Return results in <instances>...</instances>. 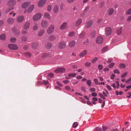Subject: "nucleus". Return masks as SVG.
<instances>
[{
    "label": "nucleus",
    "instance_id": "5",
    "mask_svg": "<svg viewBox=\"0 0 131 131\" xmlns=\"http://www.w3.org/2000/svg\"><path fill=\"white\" fill-rule=\"evenodd\" d=\"M8 48L11 50H15L17 49V46L13 44H10L8 45Z\"/></svg>",
    "mask_w": 131,
    "mask_h": 131
},
{
    "label": "nucleus",
    "instance_id": "63",
    "mask_svg": "<svg viewBox=\"0 0 131 131\" xmlns=\"http://www.w3.org/2000/svg\"><path fill=\"white\" fill-rule=\"evenodd\" d=\"M131 20V15L128 16L127 19V21H130Z\"/></svg>",
    "mask_w": 131,
    "mask_h": 131
},
{
    "label": "nucleus",
    "instance_id": "48",
    "mask_svg": "<svg viewBox=\"0 0 131 131\" xmlns=\"http://www.w3.org/2000/svg\"><path fill=\"white\" fill-rule=\"evenodd\" d=\"M16 40V38H12L10 39L11 42H15Z\"/></svg>",
    "mask_w": 131,
    "mask_h": 131
},
{
    "label": "nucleus",
    "instance_id": "31",
    "mask_svg": "<svg viewBox=\"0 0 131 131\" xmlns=\"http://www.w3.org/2000/svg\"><path fill=\"white\" fill-rule=\"evenodd\" d=\"M96 34V32L95 31H92L91 33V36L92 38H94Z\"/></svg>",
    "mask_w": 131,
    "mask_h": 131
},
{
    "label": "nucleus",
    "instance_id": "12",
    "mask_svg": "<svg viewBox=\"0 0 131 131\" xmlns=\"http://www.w3.org/2000/svg\"><path fill=\"white\" fill-rule=\"evenodd\" d=\"M24 19V17L23 16H20L18 17L17 19V20L18 22L21 23L23 21Z\"/></svg>",
    "mask_w": 131,
    "mask_h": 131
},
{
    "label": "nucleus",
    "instance_id": "7",
    "mask_svg": "<svg viewBox=\"0 0 131 131\" xmlns=\"http://www.w3.org/2000/svg\"><path fill=\"white\" fill-rule=\"evenodd\" d=\"M46 0H40L38 2V4L39 7L43 6L46 2Z\"/></svg>",
    "mask_w": 131,
    "mask_h": 131
},
{
    "label": "nucleus",
    "instance_id": "9",
    "mask_svg": "<svg viewBox=\"0 0 131 131\" xmlns=\"http://www.w3.org/2000/svg\"><path fill=\"white\" fill-rule=\"evenodd\" d=\"M40 56L42 57H50L52 56V55L50 53H44L40 54Z\"/></svg>",
    "mask_w": 131,
    "mask_h": 131
},
{
    "label": "nucleus",
    "instance_id": "13",
    "mask_svg": "<svg viewBox=\"0 0 131 131\" xmlns=\"http://www.w3.org/2000/svg\"><path fill=\"white\" fill-rule=\"evenodd\" d=\"M30 26V24L29 22H26L23 26L24 29L25 30H27L29 28Z\"/></svg>",
    "mask_w": 131,
    "mask_h": 131
},
{
    "label": "nucleus",
    "instance_id": "21",
    "mask_svg": "<svg viewBox=\"0 0 131 131\" xmlns=\"http://www.w3.org/2000/svg\"><path fill=\"white\" fill-rule=\"evenodd\" d=\"M38 46V44L36 42H34L32 43L31 45V46L32 48L34 49H36Z\"/></svg>",
    "mask_w": 131,
    "mask_h": 131
},
{
    "label": "nucleus",
    "instance_id": "6",
    "mask_svg": "<svg viewBox=\"0 0 131 131\" xmlns=\"http://www.w3.org/2000/svg\"><path fill=\"white\" fill-rule=\"evenodd\" d=\"M93 22L92 20L87 22L85 25V27L87 28H89L93 25Z\"/></svg>",
    "mask_w": 131,
    "mask_h": 131
},
{
    "label": "nucleus",
    "instance_id": "46",
    "mask_svg": "<svg viewBox=\"0 0 131 131\" xmlns=\"http://www.w3.org/2000/svg\"><path fill=\"white\" fill-rule=\"evenodd\" d=\"M127 74V73H125L124 74H122L121 76V78H124L126 77Z\"/></svg>",
    "mask_w": 131,
    "mask_h": 131
},
{
    "label": "nucleus",
    "instance_id": "59",
    "mask_svg": "<svg viewBox=\"0 0 131 131\" xmlns=\"http://www.w3.org/2000/svg\"><path fill=\"white\" fill-rule=\"evenodd\" d=\"M115 74H112L111 76V79L112 80L114 79V77H115Z\"/></svg>",
    "mask_w": 131,
    "mask_h": 131
},
{
    "label": "nucleus",
    "instance_id": "51",
    "mask_svg": "<svg viewBox=\"0 0 131 131\" xmlns=\"http://www.w3.org/2000/svg\"><path fill=\"white\" fill-rule=\"evenodd\" d=\"M27 33V31L25 30H23L21 31V34L23 35H26Z\"/></svg>",
    "mask_w": 131,
    "mask_h": 131
},
{
    "label": "nucleus",
    "instance_id": "38",
    "mask_svg": "<svg viewBox=\"0 0 131 131\" xmlns=\"http://www.w3.org/2000/svg\"><path fill=\"white\" fill-rule=\"evenodd\" d=\"M122 30V29L121 28L118 29L117 31V34L118 35H120L121 33Z\"/></svg>",
    "mask_w": 131,
    "mask_h": 131
},
{
    "label": "nucleus",
    "instance_id": "43",
    "mask_svg": "<svg viewBox=\"0 0 131 131\" xmlns=\"http://www.w3.org/2000/svg\"><path fill=\"white\" fill-rule=\"evenodd\" d=\"M78 125V123L77 122H74L73 125V126L74 128L76 127Z\"/></svg>",
    "mask_w": 131,
    "mask_h": 131
},
{
    "label": "nucleus",
    "instance_id": "24",
    "mask_svg": "<svg viewBox=\"0 0 131 131\" xmlns=\"http://www.w3.org/2000/svg\"><path fill=\"white\" fill-rule=\"evenodd\" d=\"M87 51L86 50H84L83 52L80 54V56L81 57H84L87 53Z\"/></svg>",
    "mask_w": 131,
    "mask_h": 131
},
{
    "label": "nucleus",
    "instance_id": "1",
    "mask_svg": "<svg viewBox=\"0 0 131 131\" xmlns=\"http://www.w3.org/2000/svg\"><path fill=\"white\" fill-rule=\"evenodd\" d=\"M41 25L43 28H46L47 27L48 25V23L47 21L45 20H43L41 21Z\"/></svg>",
    "mask_w": 131,
    "mask_h": 131
},
{
    "label": "nucleus",
    "instance_id": "55",
    "mask_svg": "<svg viewBox=\"0 0 131 131\" xmlns=\"http://www.w3.org/2000/svg\"><path fill=\"white\" fill-rule=\"evenodd\" d=\"M114 65V63H111L109 65V68H112L113 66Z\"/></svg>",
    "mask_w": 131,
    "mask_h": 131
},
{
    "label": "nucleus",
    "instance_id": "30",
    "mask_svg": "<svg viewBox=\"0 0 131 131\" xmlns=\"http://www.w3.org/2000/svg\"><path fill=\"white\" fill-rule=\"evenodd\" d=\"M27 38L24 36H23L21 38V40L23 42H25L27 41Z\"/></svg>",
    "mask_w": 131,
    "mask_h": 131
},
{
    "label": "nucleus",
    "instance_id": "53",
    "mask_svg": "<svg viewBox=\"0 0 131 131\" xmlns=\"http://www.w3.org/2000/svg\"><path fill=\"white\" fill-rule=\"evenodd\" d=\"M85 89V88L84 87H82L81 88V90L84 92H86Z\"/></svg>",
    "mask_w": 131,
    "mask_h": 131
},
{
    "label": "nucleus",
    "instance_id": "50",
    "mask_svg": "<svg viewBox=\"0 0 131 131\" xmlns=\"http://www.w3.org/2000/svg\"><path fill=\"white\" fill-rule=\"evenodd\" d=\"M51 9V5H49L47 7V10L49 12H50Z\"/></svg>",
    "mask_w": 131,
    "mask_h": 131
},
{
    "label": "nucleus",
    "instance_id": "57",
    "mask_svg": "<svg viewBox=\"0 0 131 131\" xmlns=\"http://www.w3.org/2000/svg\"><path fill=\"white\" fill-rule=\"evenodd\" d=\"M116 82L117 84L116 88L118 89L119 87V83L118 81H116Z\"/></svg>",
    "mask_w": 131,
    "mask_h": 131
},
{
    "label": "nucleus",
    "instance_id": "52",
    "mask_svg": "<svg viewBox=\"0 0 131 131\" xmlns=\"http://www.w3.org/2000/svg\"><path fill=\"white\" fill-rule=\"evenodd\" d=\"M113 72L114 73L117 74H119L120 73L119 71L117 69L114 70L113 71Z\"/></svg>",
    "mask_w": 131,
    "mask_h": 131
},
{
    "label": "nucleus",
    "instance_id": "58",
    "mask_svg": "<svg viewBox=\"0 0 131 131\" xmlns=\"http://www.w3.org/2000/svg\"><path fill=\"white\" fill-rule=\"evenodd\" d=\"M87 104L89 105H92L93 106L92 103L90 101H87Z\"/></svg>",
    "mask_w": 131,
    "mask_h": 131
},
{
    "label": "nucleus",
    "instance_id": "40",
    "mask_svg": "<svg viewBox=\"0 0 131 131\" xmlns=\"http://www.w3.org/2000/svg\"><path fill=\"white\" fill-rule=\"evenodd\" d=\"M84 36V33L82 32L79 35V38H83Z\"/></svg>",
    "mask_w": 131,
    "mask_h": 131
},
{
    "label": "nucleus",
    "instance_id": "60",
    "mask_svg": "<svg viewBox=\"0 0 131 131\" xmlns=\"http://www.w3.org/2000/svg\"><path fill=\"white\" fill-rule=\"evenodd\" d=\"M92 95L93 96H97V94L95 92H93L92 93Z\"/></svg>",
    "mask_w": 131,
    "mask_h": 131
},
{
    "label": "nucleus",
    "instance_id": "20",
    "mask_svg": "<svg viewBox=\"0 0 131 131\" xmlns=\"http://www.w3.org/2000/svg\"><path fill=\"white\" fill-rule=\"evenodd\" d=\"M81 23L82 19H79L76 22L75 26L77 27H78L81 24Z\"/></svg>",
    "mask_w": 131,
    "mask_h": 131
},
{
    "label": "nucleus",
    "instance_id": "61",
    "mask_svg": "<svg viewBox=\"0 0 131 131\" xmlns=\"http://www.w3.org/2000/svg\"><path fill=\"white\" fill-rule=\"evenodd\" d=\"M90 90L91 92H94L95 91V89L94 88H91L90 89Z\"/></svg>",
    "mask_w": 131,
    "mask_h": 131
},
{
    "label": "nucleus",
    "instance_id": "64",
    "mask_svg": "<svg viewBox=\"0 0 131 131\" xmlns=\"http://www.w3.org/2000/svg\"><path fill=\"white\" fill-rule=\"evenodd\" d=\"M102 130L101 128H97L95 131H102Z\"/></svg>",
    "mask_w": 131,
    "mask_h": 131
},
{
    "label": "nucleus",
    "instance_id": "23",
    "mask_svg": "<svg viewBox=\"0 0 131 131\" xmlns=\"http://www.w3.org/2000/svg\"><path fill=\"white\" fill-rule=\"evenodd\" d=\"M59 9V6L57 5H56L54 7L53 9V11L55 13H57L58 10Z\"/></svg>",
    "mask_w": 131,
    "mask_h": 131
},
{
    "label": "nucleus",
    "instance_id": "2",
    "mask_svg": "<svg viewBox=\"0 0 131 131\" xmlns=\"http://www.w3.org/2000/svg\"><path fill=\"white\" fill-rule=\"evenodd\" d=\"M41 14L38 13L36 14L33 17V19L34 21H36L39 20L41 17Z\"/></svg>",
    "mask_w": 131,
    "mask_h": 131
},
{
    "label": "nucleus",
    "instance_id": "22",
    "mask_svg": "<svg viewBox=\"0 0 131 131\" xmlns=\"http://www.w3.org/2000/svg\"><path fill=\"white\" fill-rule=\"evenodd\" d=\"M13 30L14 32V34L16 36H19L20 34V31L16 29H13Z\"/></svg>",
    "mask_w": 131,
    "mask_h": 131
},
{
    "label": "nucleus",
    "instance_id": "18",
    "mask_svg": "<svg viewBox=\"0 0 131 131\" xmlns=\"http://www.w3.org/2000/svg\"><path fill=\"white\" fill-rule=\"evenodd\" d=\"M114 12V10L112 8H111L108 9L107 13L108 15H112Z\"/></svg>",
    "mask_w": 131,
    "mask_h": 131
},
{
    "label": "nucleus",
    "instance_id": "17",
    "mask_svg": "<svg viewBox=\"0 0 131 131\" xmlns=\"http://www.w3.org/2000/svg\"><path fill=\"white\" fill-rule=\"evenodd\" d=\"M112 31V29L110 27L107 28L106 30V34L107 35H110Z\"/></svg>",
    "mask_w": 131,
    "mask_h": 131
},
{
    "label": "nucleus",
    "instance_id": "15",
    "mask_svg": "<svg viewBox=\"0 0 131 131\" xmlns=\"http://www.w3.org/2000/svg\"><path fill=\"white\" fill-rule=\"evenodd\" d=\"M35 7V6L34 5H32L30 6L28 8L27 12L30 13L33 10Z\"/></svg>",
    "mask_w": 131,
    "mask_h": 131
},
{
    "label": "nucleus",
    "instance_id": "33",
    "mask_svg": "<svg viewBox=\"0 0 131 131\" xmlns=\"http://www.w3.org/2000/svg\"><path fill=\"white\" fill-rule=\"evenodd\" d=\"M119 67L120 68H125L126 67V66L124 64L121 63L119 64Z\"/></svg>",
    "mask_w": 131,
    "mask_h": 131
},
{
    "label": "nucleus",
    "instance_id": "54",
    "mask_svg": "<svg viewBox=\"0 0 131 131\" xmlns=\"http://www.w3.org/2000/svg\"><path fill=\"white\" fill-rule=\"evenodd\" d=\"M65 89L68 91H70V87L69 86H65Z\"/></svg>",
    "mask_w": 131,
    "mask_h": 131
},
{
    "label": "nucleus",
    "instance_id": "42",
    "mask_svg": "<svg viewBox=\"0 0 131 131\" xmlns=\"http://www.w3.org/2000/svg\"><path fill=\"white\" fill-rule=\"evenodd\" d=\"M43 84L45 85H47L48 83V82L47 80H44L42 82Z\"/></svg>",
    "mask_w": 131,
    "mask_h": 131
},
{
    "label": "nucleus",
    "instance_id": "41",
    "mask_svg": "<svg viewBox=\"0 0 131 131\" xmlns=\"http://www.w3.org/2000/svg\"><path fill=\"white\" fill-rule=\"evenodd\" d=\"M98 68L99 70H102L103 68V65L102 64H99L98 66Z\"/></svg>",
    "mask_w": 131,
    "mask_h": 131
},
{
    "label": "nucleus",
    "instance_id": "19",
    "mask_svg": "<svg viewBox=\"0 0 131 131\" xmlns=\"http://www.w3.org/2000/svg\"><path fill=\"white\" fill-rule=\"evenodd\" d=\"M44 17L46 19H50L51 18V17L50 15L48 13H45L44 15Z\"/></svg>",
    "mask_w": 131,
    "mask_h": 131
},
{
    "label": "nucleus",
    "instance_id": "49",
    "mask_svg": "<svg viewBox=\"0 0 131 131\" xmlns=\"http://www.w3.org/2000/svg\"><path fill=\"white\" fill-rule=\"evenodd\" d=\"M91 63L87 62L85 63V65L87 67H89L91 66Z\"/></svg>",
    "mask_w": 131,
    "mask_h": 131
},
{
    "label": "nucleus",
    "instance_id": "4",
    "mask_svg": "<svg viewBox=\"0 0 131 131\" xmlns=\"http://www.w3.org/2000/svg\"><path fill=\"white\" fill-rule=\"evenodd\" d=\"M103 40V38L102 37L99 36L96 39V43L98 44L102 43Z\"/></svg>",
    "mask_w": 131,
    "mask_h": 131
},
{
    "label": "nucleus",
    "instance_id": "36",
    "mask_svg": "<svg viewBox=\"0 0 131 131\" xmlns=\"http://www.w3.org/2000/svg\"><path fill=\"white\" fill-rule=\"evenodd\" d=\"M38 28V25L36 24L33 27V29L34 30H37Z\"/></svg>",
    "mask_w": 131,
    "mask_h": 131
},
{
    "label": "nucleus",
    "instance_id": "45",
    "mask_svg": "<svg viewBox=\"0 0 131 131\" xmlns=\"http://www.w3.org/2000/svg\"><path fill=\"white\" fill-rule=\"evenodd\" d=\"M14 9V7H12L10 8H9L8 9V10H6L5 11V13H7L9 12L10 10H13Z\"/></svg>",
    "mask_w": 131,
    "mask_h": 131
},
{
    "label": "nucleus",
    "instance_id": "16",
    "mask_svg": "<svg viewBox=\"0 0 131 131\" xmlns=\"http://www.w3.org/2000/svg\"><path fill=\"white\" fill-rule=\"evenodd\" d=\"M16 4V2L14 0H10L7 3L8 5L10 6H13Z\"/></svg>",
    "mask_w": 131,
    "mask_h": 131
},
{
    "label": "nucleus",
    "instance_id": "44",
    "mask_svg": "<svg viewBox=\"0 0 131 131\" xmlns=\"http://www.w3.org/2000/svg\"><path fill=\"white\" fill-rule=\"evenodd\" d=\"M87 84L89 86H90L91 85V81L90 80H88L87 81Z\"/></svg>",
    "mask_w": 131,
    "mask_h": 131
},
{
    "label": "nucleus",
    "instance_id": "14",
    "mask_svg": "<svg viewBox=\"0 0 131 131\" xmlns=\"http://www.w3.org/2000/svg\"><path fill=\"white\" fill-rule=\"evenodd\" d=\"M67 23L66 22L63 23L60 26V29L61 30H63L66 29L67 28Z\"/></svg>",
    "mask_w": 131,
    "mask_h": 131
},
{
    "label": "nucleus",
    "instance_id": "26",
    "mask_svg": "<svg viewBox=\"0 0 131 131\" xmlns=\"http://www.w3.org/2000/svg\"><path fill=\"white\" fill-rule=\"evenodd\" d=\"M45 32V30L43 29L41 30L38 33V35L39 36H40L42 35Z\"/></svg>",
    "mask_w": 131,
    "mask_h": 131
},
{
    "label": "nucleus",
    "instance_id": "32",
    "mask_svg": "<svg viewBox=\"0 0 131 131\" xmlns=\"http://www.w3.org/2000/svg\"><path fill=\"white\" fill-rule=\"evenodd\" d=\"M49 39L50 41H51L55 39V37L53 35H51L49 37Z\"/></svg>",
    "mask_w": 131,
    "mask_h": 131
},
{
    "label": "nucleus",
    "instance_id": "27",
    "mask_svg": "<svg viewBox=\"0 0 131 131\" xmlns=\"http://www.w3.org/2000/svg\"><path fill=\"white\" fill-rule=\"evenodd\" d=\"M75 44V42L74 41H71L69 43V46L70 47H72L74 46Z\"/></svg>",
    "mask_w": 131,
    "mask_h": 131
},
{
    "label": "nucleus",
    "instance_id": "34",
    "mask_svg": "<svg viewBox=\"0 0 131 131\" xmlns=\"http://www.w3.org/2000/svg\"><path fill=\"white\" fill-rule=\"evenodd\" d=\"M24 56L26 57H31V54L28 52L25 53L24 54Z\"/></svg>",
    "mask_w": 131,
    "mask_h": 131
},
{
    "label": "nucleus",
    "instance_id": "56",
    "mask_svg": "<svg viewBox=\"0 0 131 131\" xmlns=\"http://www.w3.org/2000/svg\"><path fill=\"white\" fill-rule=\"evenodd\" d=\"M98 59H97V58H95L94 59L92 60V62L93 63H94Z\"/></svg>",
    "mask_w": 131,
    "mask_h": 131
},
{
    "label": "nucleus",
    "instance_id": "47",
    "mask_svg": "<svg viewBox=\"0 0 131 131\" xmlns=\"http://www.w3.org/2000/svg\"><path fill=\"white\" fill-rule=\"evenodd\" d=\"M126 13L128 15H129L131 14V8L128 9L126 12Z\"/></svg>",
    "mask_w": 131,
    "mask_h": 131
},
{
    "label": "nucleus",
    "instance_id": "25",
    "mask_svg": "<svg viewBox=\"0 0 131 131\" xmlns=\"http://www.w3.org/2000/svg\"><path fill=\"white\" fill-rule=\"evenodd\" d=\"M14 20L13 18H10L7 19V22L9 24H12L14 21Z\"/></svg>",
    "mask_w": 131,
    "mask_h": 131
},
{
    "label": "nucleus",
    "instance_id": "62",
    "mask_svg": "<svg viewBox=\"0 0 131 131\" xmlns=\"http://www.w3.org/2000/svg\"><path fill=\"white\" fill-rule=\"evenodd\" d=\"M90 8V7L88 6H87L84 10V12H85L87 11Z\"/></svg>",
    "mask_w": 131,
    "mask_h": 131
},
{
    "label": "nucleus",
    "instance_id": "3",
    "mask_svg": "<svg viewBox=\"0 0 131 131\" xmlns=\"http://www.w3.org/2000/svg\"><path fill=\"white\" fill-rule=\"evenodd\" d=\"M54 26L52 25H50V27L48 29L47 32L48 34H50L52 33L54 31Z\"/></svg>",
    "mask_w": 131,
    "mask_h": 131
},
{
    "label": "nucleus",
    "instance_id": "10",
    "mask_svg": "<svg viewBox=\"0 0 131 131\" xmlns=\"http://www.w3.org/2000/svg\"><path fill=\"white\" fill-rule=\"evenodd\" d=\"M31 3L30 2H28L24 3L21 5V7L23 8H25L28 6Z\"/></svg>",
    "mask_w": 131,
    "mask_h": 131
},
{
    "label": "nucleus",
    "instance_id": "35",
    "mask_svg": "<svg viewBox=\"0 0 131 131\" xmlns=\"http://www.w3.org/2000/svg\"><path fill=\"white\" fill-rule=\"evenodd\" d=\"M75 35V32L73 31H72L69 33L68 35L69 37H71L74 36Z\"/></svg>",
    "mask_w": 131,
    "mask_h": 131
},
{
    "label": "nucleus",
    "instance_id": "39",
    "mask_svg": "<svg viewBox=\"0 0 131 131\" xmlns=\"http://www.w3.org/2000/svg\"><path fill=\"white\" fill-rule=\"evenodd\" d=\"M77 75L75 73H71L68 75V76L70 77H74Z\"/></svg>",
    "mask_w": 131,
    "mask_h": 131
},
{
    "label": "nucleus",
    "instance_id": "28",
    "mask_svg": "<svg viewBox=\"0 0 131 131\" xmlns=\"http://www.w3.org/2000/svg\"><path fill=\"white\" fill-rule=\"evenodd\" d=\"M51 43L49 42H47L46 45L47 48L48 49L50 48H51Z\"/></svg>",
    "mask_w": 131,
    "mask_h": 131
},
{
    "label": "nucleus",
    "instance_id": "8",
    "mask_svg": "<svg viewBox=\"0 0 131 131\" xmlns=\"http://www.w3.org/2000/svg\"><path fill=\"white\" fill-rule=\"evenodd\" d=\"M65 69L63 68H61L57 69L55 71L56 73H62L65 71Z\"/></svg>",
    "mask_w": 131,
    "mask_h": 131
},
{
    "label": "nucleus",
    "instance_id": "29",
    "mask_svg": "<svg viewBox=\"0 0 131 131\" xmlns=\"http://www.w3.org/2000/svg\"><path fill=\"white\" fill-rule=\"evenodd\" d=\"M6 36L4 34H3L0 36V39L2 40H4Z\"/></svg>",
    "mask_w": 131,
    "mask_h": 131
},
{
    "label": "nucleus",
    "instance_id": "11",
    "mask_svg": "<svg viewBox=\"0 0 131 131\" xmlns=\"http://www.w3.org/2000/svg\"><path fill=\"white\" fill-rule=\"evenodd\" d=\"M66 44L64 42H61L58 45V47L60 49H63L65 48Z\"/></svg>",
    "mask_w": 131,
    "mask_h": 131
},
{
    "label": "nucleus",
    "instance_id": "37",
    "mask_svg": "<svg viewBox=\"0 0 131 131\" xmlns=\"http://www.w3.org/2000/svg\"><path fill=\"white\" fill-rule=\"evenodd\" d=\"M108 49V47L107 46H106L104 47L102 49V52L103 53L105 51H106Z\"/></svg>",
    "mask_w": 131,
    "mask_h": 131
}]
</instances>
